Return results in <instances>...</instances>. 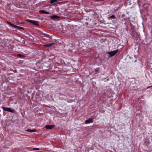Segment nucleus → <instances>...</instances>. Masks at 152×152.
<instances>
[{
  "instance_id": "nucleus-17",
  "label": "nucleus",
  "mask_w": 152,
  "mask_h": 152,
  "mask_svg": "<svg viewBox=\"0 0 152 152\" xmlns=\"http://www.w3.org/2000/svg\"><path fill=\"white\" fill-rule=\"evenodd\" d=\"M22 23V22H21V23Z\"/></svg>"
},
{
  "instance_id": "nucleus-7",
  "label": "nucleus",
  "mask_w": 152,
  "mask_h": 152,
  "mask_svg": "<svg viewBox=\"0 0 152 152\" xmlns=\"http://www.w3.org/2000/svg\"><path fill=\"white\" fill-rule=\"evenodd\" d=\"M50 19L54 20H56L57 19H59L60 17L56 15H54L51 16L50 18Z\"/></svg>"
},
{
  "instance_id": "nucleus-8",
  "label": "nucleus",
  "mask_w": 152,
  "mask_h": 152,
  "mask_svg": "<svg viewBox=\"0 0 152 152\" xmlns=\"http://www.w3.org/2000/svg\"><path fill=\"white\" fill-rule=\"evenodd\" d=\"M39 12L40 14H49L50 13L48 12L45 11L44 10H40Z\"/></svg>"
},
{
  "instance_id": "nucleus-14",
  "label": "nucleus",
  "mask_w": 152,
  "mask_h": 152,
  "mask_svg": "<svg viewBox=\"0 0 152 152\" xmlns=\"http://www.w3.org/2000/svg\"><path fill=\"white\" fill-rule=\"evenodd\" d=\"M17 56L18 57H24V56H23L20 54H18L17 55Z\"/></svg>"
},
{
  "instance_id": "nucleus-2",
  "label": "nucleus",
  "mask_w": 152,
  "mask_h": 152,
  "mask_svg": "<svg viewBox=\"0 0 152 152\" xmlns=\"http://www.w3.org/2000/svg\"><path fill=\"white\" fill-rule=\"evenodd\" d=\"M118 50H115L110 52H107V53L109 54L110 57L115 56L118 52Z\"/></svg>"
},
{
  "instance_id": "nucleus-6",
  "label": "nucleus",
  "mask_w": 152,
  "mask_h": 152,
  "mask_svg": "<svg viewBox=\"0 0 152 152\" xmlns=\"http://www.w3.org/2000/svg\"><path fill=\"white\" fill-rule=\"evenodd\" d=\"M85 124H88L91 123H93L94 121L93 119L91 118H88L85 121Z\"/></svg>"
},
{
  "instance_id": "nucleus-16",
  "label": "nucleus",
  "mask_w": 152,
  "mask_h": 152,
  "mask_svg": "<svg viewBox=\"0 0 152 152\" xmlns=\"http://www.w3.org/2000/svg\"><path fill=\"white\" fill-rule=\"evenodd\" d=\"M96 1H102V0H95Z\"/></svg>"
},
{
  "instance_id": "nucleus-5",
  "label": "nucleus",
  "mask_w": 152,
  "mask_h": 152,
  "mask_svg": "<svg viewBox=\"0 0 152 152\" xmlns=\"http://www.w3.org/2000/svg\"><path fill=\"white\" fill-rule=\"evenodd\" d=\"M55 127V125H47L45 126V128L47 129H53Z\"/></svg>"
},
{
  "instance_id": "nucleus-4",
  "label": "nucleus",
  "mask_w": 152,
  "mask_h": 152,
  "mask_svg": "<svg viewBox=\"0 0 152 152\" xmlns=\"http://www.w3.org/2000/svg\"><path fill=\"white\" fill-rule=\"evenodd\" d=\"M2 109L3 110L5 111H7L11 113H13L15 111L13 110H12L10 108L6 107H3Z\"/></svg>"
},
{
  "instance_id": "nucleus-3",
  "label": "nucleus",
  "mask_w": 152,
  "mask_h": 152,
  "mask_svg": "<svg viewBox=\"0 0 152 152\" xmlns=\"http://www.w3.org/2000/svg\"><path fill=\"white\" fill-rule=\"evenodd\" d=\"M26 21L37 26L39 25L38 21L29 19L27 20Z\"/></svg>"
},
{
  "instance_id": "nucleus-12",
  "label": "nucleus",
  "mask_w": 152,
  "mask_h": 152,
  "mask_svg": "<svg viewBox=\"0 0 152 152\" xmlns=\"http://www.w3.org/2000/svg\"><path fill=\"white\" fill-rule=\"evenodd\" d=\"M115 16L114 15H113L112 16L109 17L108 18V20H110L112 19H115Z\"/></svg>"
},
{
  "instance_id": "nucleus-18",
  "label": "nucleus",
  "mask_w": 152,
  "mask_h": 152,
  "mask_svg": "<svg viewBox=\"0 0 152 152\" xmlns=\"http://www.w3.org/2000/svg\"><path fill=\"white\" fill-rule=\"evenodd\" d=\"M151 69L152 70V68H151Z\"/></svg>"
},
{
  "instance_id": "nucleus-9",
  "label": "nucleus",
  "mask_w": 152,
  "mask_h": 152,
  "mask_svg": "<svg viewBox=\"0 0 152 152\" xmlns=\"http://www.w3.org/2000/svg\"><path fill=\"white\" fill-rule=\"evenodd\" d=\"M54 44V43H50L48 44H45L44 45V46L45 47H50Z\"/></svg>"
},
{
  "instance_id": "nucleus-1",
  "label": "nucleus",
  "mask_w": 152,
  "mask_h": 152,
  "mask_svg": "<svg viewBox=\"0 0 152 152\" xmlns=\"http://www.w3.org/2000/svg\"><path fill=\"white\" fill-rule=\"evenodd\" d=\"M7 23L10 26H12V27H13L14 28H16L18 29H23L24 28L23 27H20L19 26H17L15 25H14L12 24L10 22L7 21Z\"/></svg>"
},
{
  "instance_id": "nucleus-13",
  "label": "nucleus",
  "mask_w": 152,
  "mask_h": 152,
  "mask_svg": "<svg viewBox=\"0 0 152 152\" xmlns=\"http://www.w3.org/2000/svg\"><path fill=\"white\" fill-rule=\"evenodd\" d=\"M95 73H96V74H97V73H99V70L98 68H96V69H95Z\"/></svg>"
},
{
  "instance_id": "nucleus-15",
  "label": "nucleus",
  "mask_w": 152,
  "mask_h": 152,
  "mask_svg": "<svg viewBox=\"0 0 152 152\" xmlns=\"http://www.w3.org/2000/svg\"><path fill=\"white\" fill-rule=\"evenodd\" d=\"M33 150H39V149L37 148H33Z\"/></svg>"
},
{
  "instance_id": "nucleus-11",
  "label": "nucleus",
  "mask_w": 152,
  "mask_h": 152,
  "mask_svg": "<svg viewBox=\"0 0 152 152\" xmlns=\"http://www.w3.org/2000/svg\"><path fill=\"white\" fill-rule=\"evenodd\" d=\"M57 1V0H50V3L51 4H55Z\"/></svg>"
},
{
  "instance_id": "nucleus-10",
  "label": "nucleus",
  "mask_w": 152,
  "mask_h": 152,
  "mask_svg": "<svg viewBox=\"0 0 152 152\" xmlns=\"http://www.w3.org/2000/svg\"><path fill=\"white\" fill-rule=\"evenodd\" d=\"M26 131L31 132H36V130L35 129H28L27 130H26Z\"/></svg>"
}]
</instances>
